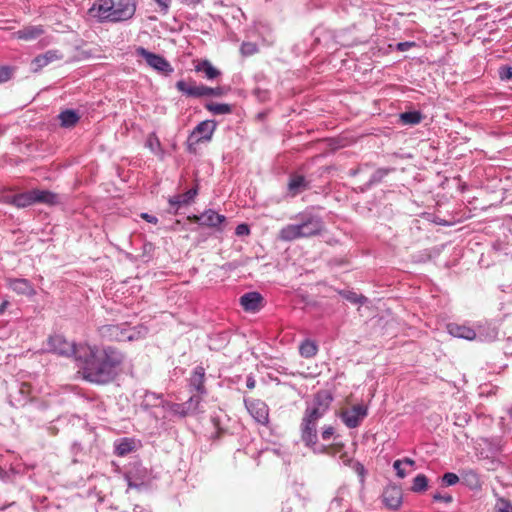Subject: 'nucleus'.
I'll list each match as a JSON object with an SVG mask.
<instances>
[{
    "label": "nucleus",
    "mask_w": 512,
    "mask_h": 512,
    "mask_svg": "<svg viewBox=\"0 0 512 512\" xmlns=\"http://www.w3.org/2000/svg\"><path fill=\"white\" fill-rule=\"evenodd\" d=\"M48 347L59 355L73 356L77 366L82 370L84 379L97 384L110 382L115 376L116 368L124 359L122 353L112 347L100 350L88 344L77 345L68 342L61 335L51 336Z\"/></svg>",
    "instance_id": "1"
},
{
    "label": "nucleus",
    "mask_w": 512,
    "mask_h": 512,
    "mask_svg": "<svg viewBox=\"0 0 512 512\" xmlns=\"http://www.w3.org/2000/svg\"><path fill=\"white\" fill-rule=\"evenodd\" d=\"M294 219L296 223L281 228L279 231L280 240L289 242L299 238L311 237L319 234L323 229L321 217L309 210L297 214Z\"/></svg>",
    "instance_id": "2"
},
{
    "label": "nucleus",
    "mask_w": 512,
    "mask_h": 512,
    "mask_svg": "<svg viewBox=\"0 0 512 512\" xmlns=\"http://www.w3.org/2000/svg\"><path fill=\"white\" fill-rule=\"evenodd\" d=\"M147 327L138 325L131 327L126 323L108 324L99 328V334L103 340L107 341H136L146 337Z\"/></svg>",
    "instance_id": "3"
},
{
    "label": "nucleus",
    "mask_w": 512,
    "mask_h": 512,
    "mask_svg": "<svg viewBox=\"0 0 512 512\" xmlns=\"http://www.w3.org/2000/svg\"><path fill=\"white\" fill-rule=\"evenodd\" d=\"M57 201L58 197L56 194L47 190L33 189L24 193L16 194L14 206L17 208H26L35 203L53 205L57 203Z\"/></svg>",
    "instance_id": "4"
},
{
    "label": "nucleus",
    "mask_w": 512,
    "mask_h": 512,
    "mask_svg": "<svg viewBox=\"0 0 512 512\" xmlns=\"http://www.w3.org/2000/svg\"><path fill=\"white\" fill-rule=\"evenodd\" d=\"M217 123L213 120L200 122L188 137L189 152H196V146L199 143L209 142L216 130Z\"/></svg>",
    "instance_id": "5"
},
{
    "label": "nucleus",
    "mask_w": 512,
    "mask_h": 512,
    "mask_svg": "<svg viewBox=\"0 0 512 512\" xmlns=\"http://www.w3.org/2000/svg\"><path fill=\"white\" fill-rule=\"evenodd\" d=\"M301 439L305 445L313 450L314 453L324 454L329 452L325 445L318 444L317 423L308 419H302Z\"/></svg>",
    "instance_id": "6"
},
{
    "label": "nucleus",
    "mask_w": 512,
    "mask_h": 512,
    "mask_svg": "<svg viewBox=\"0 0 512 512\" xmlns=\"http://www.w3.org/2000/svg\"><path fill=\"white\" fill-rule=\"evenodd\" d=\"M135 55L143 58L146 64L158 73L168 75L173 72L171 64L163 56L150 52L144 47H137Z\"/></svg>",
    "instance_id": "7"
},
{
    "label": "nucleus",
    "mask_w": 512,
    "mask_h": 512,
    "mask_svg": "<svg viewBox=\"0 0 512 512\" xmlns=\"http://www.w3.org/2000/svg\"><path fill=\"white\" fill-rule=\"evenodd\" d=\"M333 398L327 392L318 393L311 406H308L303 419H308L313 422L318 423V421L324 416L327 412Z\"/></svg>",
    "instance_id": "8"
},
{
    "label": "nucleus",
    "mask_w": 512,
    "mask_h": 512,
    "mask_svg": "<svg viewBox=\"0 0 512 512\" xmlns=\"http://www.w3.org/2000/svg\"><path fill=\"white\" fill-rule=\"evenodd\" d=\"M178 91L189 97H205V96H221L223 94L221 88H210L205 85H196L195 82H187L179 80L176 82Z\"/></svg>",
    "instance_id": "9"
},
{
    "label": "nucleus",
    "mask_w": 512,
    "mask_h": 512,
    "mask_svg": "<svg viewBox=\"0 0 512 512\" xmlns=\"http://www.w3.org/2000/svg\"><path fill=\"white\" fill-rule=\"evenodd\" d=\"M114 8V0H98L90 9V12L100 22L115 23Z\"/></svg>",
    "instance_id": "10"
},
{
    "label": "nucleus",
    "mask_w": 512,
    "mask_h": 512,
    "mask_svg": "<svg viewBox=\"0 0 512 512\" xmlns=\"http://www.w3.org/2000/svg\"><path fill=\"white\" fill-rule=\"evenodd\" d=\"M245 406L249 414L257 423L261 425H266L268 423L269 408L265 402L258 399L245 400Z\"/></svg>",
    "instance_id": "11"
},
{
    "label": "nucleus",
    "mask_w": 512,
    "mask_h": 512,
    "mask_svg": "<svg viewBox=\"0 0 512 512\" xmlns=\"http://www.w3.org/2000/svg\"><path fill=\"white\" fill-rule=\"evenodd\" d=\"M367 414V407L358 404L354 405L351 409L343 411L341 414V419L348 428H356L361 424Z\"/></svg>",
    "instance_id": "12"
},
{
    "label": "nucleus",
    "mask_w": 512,
    "mask_h": 512,
    "mask_svg": "<svg viewBox=\"0 0 512 512\" xmlns=\"http://www.w3.org/2000/svg\"><path fill=\"white\" fill-rule=\"evenodd\" d=\"M136 7V0H118L115 2V23L127 21L133 18L136 12Z\"/></svg>",
    "instance_id": "13"
},
{
    "label": "nucleus",
    "mask_w": 512,
    "mask_h": 512,
    "mask_svg": "<svg viewBox=\"0 0 512 512\" xmlns=\"http://www.w3.org/2000/svg\"><path fill=\"white\" fill-rule=\"evenodd\" d=\"M7 286L18 295L33 297L36 290L33 284L25 278H7Z\"/></svg>",
    "instance_id": "14"
},
{
    "label": "nucleus",
    "mask_w": 512,
    "mask_h": 512,
    "mask_svg": "<svg viewBox=\"0 0 512 512\" xmlns=\"http://www.w3.org/2000/svg\"><path fill=\"white\" fill-rule=\"evenodd\" d=\"M349 496L347 487H340L330 503L329 512H352L350 510Z\"/></svg>",
    "instance_id": "15"
},
{
    "label": "nucleus",
    "mask_w": 512,
    "mask_h": 512,
    "mask_svg": "<svg viewBox=\"0 0 512 512\" xmlns=\"http://www.w3.org/2000/svg\"><path fill=\"white\" fill-rule=\"evenodd\" d=\"M194 220L203 226L220 228L221 225L225 222L226 217L212 209H208L201 215L194 216Z\"/></svg>",
    "instance_id": "16"
},
{
    "label": "nucleus",
    "mask_w": 512,
    "mask_h": 512,
    "mask_svg": "<svg viewBox=\"0 0 512 512\" xmlns=\"http://www.w3.org/2000/svg\"><path fill=\"white\" fill-rule=\"evenodd\" d=\"M263 297L259 292L245 293L240 297V304L246 312L255 313L262 307Z\"/></svg>",
    "instance_id": "17"
},
{
    "label": "nucleus",
    "mask_w": 512,
    "mask_h": 512,
    "mask_svg": "<svg viewBox=\"0 0 512 512\" xmlns=\"http://www.w3.org/2000/svg\"><path fill=\"white\" fill-rule=\"evenodd\" d=\"M383 503L391 510H397L402 504V491L396 486H389L383 492Z\"/></svg>",
    "instance_id": "18"
},
{
    "label": "nucleus",
    "mask_w": 512,
    "mask_h": 512,
    "mask_svg": "<svg viewBox=\"0 0 512 512\" xmlns=\"http://www.w3.org/2000/svg\"><path fill=\"white\" fill-rule=\"evenodd\" d=\"M63 55L58 50H49L42 55H39L34 58L32 61L33 70L38 71L41 68L47 66L48 64L61 60Z\"/></svg>",
    "instance_id": "19"
},
{
    "label": "nucleus",
    "mask_w": 512,
    "mask_h": 512,
    "mask_svg": "<svg viewBox=\"0 0 512 512\" xmlns=\"http://www.w3.org/2000/svg\"><path fill=\"white\" fill-rule=\"evenodd\" d=\"M476 338L482 342H492L498 336V329L492 323H484L477 325Z\"/></svg>",
    "instance_id": "20"
},
{
    "label": "nucleus",
    "mask_w": 512,
    "mask_h": 512,
    "mask_svg": "<svg viewBox=\"0 0 512 512\" xmlns=\"http://www.w3.org/2000/svg\"><path fill=\"white\" fill-rule=\"evenodd\" d=\"M205 369L202 366H196L190 377V387L195 390L199 396L206 394L204 386Z\"/></svg>",
    "instance_id": "21"
},
{
    "label": "nucleus",
    "mask_w": 512,
    "mask_h": 512,
    "mask_svg": "<svg viewBox=\"0 0 512 512\" xmlns=\"http://www.w3.org/2000/svg\"><path fill=\"white\" fill-rule=\"evenodd\" d=\"M448 332L451 336L456 338H461L465 340H474L476 339V331L475 329L459 324H449Z\"/></svg>",
    "instance_id": "22"
},
{
    "label": "nucleus",
    "mask_w": 512,
    "mask_h": 512,
    "mask_svg": "<svg viewBox=\"0 0 512 512\" xmlns=\"http://www.w3.org/2000/svg\"><path fill=\"white\" fill-rule=\"evenodd\" d=\"M308 187V182L306 181L305 177L302 175H291L289 182H288V192L290 196L294 197L304 190H306Z\"/></svg>",
    "instance_id": "23"
},
{
    "label": "nucleus",
    "mask_w": 512,
    "mask_h": 512,
    "mask_svg": "<svg viewBox=\"0 0 512 512\" xmlns=\"http://www.w3.org/2000/svg\"><path fill=\"white\" fill-rule=\"evenodd\" d=\"M198 193L197 188H191L183 194H178L169 199V204L178 209L181 206L191 203Z\"/></svg>",
    "instance_id": "24"
},
{
    "label": "nucleus",
    "mask_w": 512,
    "mask_h": 512,
    "mask_svg": "<svg viewBox=\"0 0 512 512\" xmlns=\"http://www.w3.org/2000/svg\"><path fill=\"white\" fill-rule=\"evenodd\" d=\"M43 34V29L41 26H28L24 27L21 30H18L15 35L18 39H23L26 41L34 40Z\"/></svg>",
    "instance_id": "25"
},
{
    "label": "nucleus",
    "mask_w": 512,
    "mask_h": 512,
    "mask_svg": "<svg viewBox=\"0 0 512 512\" xmlns=\"http://www.w3.org/2000/svg\"><path fill=\"white\" fill-rule=\"evenodd\" d=\"M162 401V395L156 394L154 392L146 391L143 400L141 402V407L144 410H149L153 407H159Z\"/></svg>",
    "instance_id": "26"
},
{
    "label": "nucleus",
    "mask_w": 512,
    "mask_h": 512,
    "mask_svg": "<svg viewBox=\"0 0 512 512\" xmlns=\"http://www.w3.org/2000/svg\"><path fill=\"white\" fill-rule=\"evenodd\" d=\"M134 449V441L129 438H122L115 443V453L118 456H125Z\"/></svg>",
    "instance_id": "27"
},
{
    "label": "nucleus",
    "mask_w": 512,
    "mask_h": 512,
    "mask_svg": "<svg viewBox=\"0 0 512 512\" xmlns=\"http://www.w3.org/2000/svg\"><path fill=\"white\" fill-rule=\"evenodd\" d=\"M400 121L404 125H417L419 124L423 116L419 111H407L400 114Z\"/></svg>",
    "instance_id": "28"
},
{
    "label": "nucleus",
    "mask_w": 512,
    "mask_h": 512,
    "mask_svg": "<svg viewBox=\"0 0 512 512\" xmlns=\"http://www.w3.org/2000/svg\"><path fill=\"white\" fill-rule=\"evenodd\" d=\"M205 108L214 115H225L232 112V106L226 103L209 102Z\"/></svg>",
    "instance_id": "29"
},
{
    "label": "nucleus",
    "mask_w": 512,
    "mask_h": 512,
    "mask_svg": "<svg viewBox=\"0 0 512 512\" xmlns=\"http://www.w3.org/2000/svg\"><path fill=\"white\" fill-rule=\"evenodd\" d=\"M196 70L199 72H204L206 78L210 80L220 75L219 70L212 66V64L207 60H204L201 63H199L196 66Z\"/></svg>",
    "instance_id": "30"
},
{
    "label": "nucleus",
    "mask_w": 512,
    "mask_h": 512,
    "mask_svg": "<svg viewBox=\"0 0 512 512\" xmlns=\"http://www.w3.org/2000/svg\"><path fill=\"white\" fill-rule=\"evenodd\" d=\"M318 347L314 341L309 339L303 341L299 347V352L302 357L311 358L316 355Z\"/></svg>",
    "instance_id": "31"
},
{
    "label": "nucleus",
    "mask_w": 512,
    "mask_h": 512,
    "mask_svg": "<svg viewBox=\"0 0 512 512\" xmlns=\"http://www.w3.org/2000/svg\"><path fill=\"white\" fill-rule=\"evenodd\" d=\"M59 119L63 127H71L78 122L79 116L73 110H65L60 113Z\"/></svg>",
    "instance_id": "32"
},
{
    "label": "nucleus",
    "mask_w": 512,
    "mask_h": 512,
    "mask_svg": "<svg viewBox=\"0 0 512 512\" xmlns=\"http://www.w3.org/2000/svg\"><path fill=\"white\" fill-rule=\"evenodd\" d=\"M428 487V479L424 474H418L414 479L412 483L411 490L413 492L419 493L426 491Z\"/></svg>",
    "instance_id": "33"
},
{
    "label": "nucleus",
    "mask_w": 512,
    "mask_h": 512,
    "mask_svg": "<svg viewBox=\"0 0 512 512\" xmlns=\"http://www.w3.org/2000/svg\"><path fill=\"white\" fill-rule=\"evenodd\" d=\"M146 147H148L155 155L163 153L161 143L155 133L148 136L146 140Z\"/></svg>",
    "instance_id": "34"
},
{
    "label": "nucleus",
    "mask_w": 512,
    "mask_h": 512,
    "mask_svg": "<svg viewBox=\"0 0 512 512\" xmlns=\"http://www.w3.org/2000/svg\"><path fill=\"white\" fill-rule=\"evenodd\" d=\"M200 401L201 398L199 395H192L188 401L182 403V405L185 407L184 410L187 411V415L194 413L198 410Z\"/></svg>",
    "instance_id": "35"
},
{
    "label": "nucleus",
    "mask_w": 512,
    "mask_h": 512,
    "mask_svg": "<svg viewBox=\"0 0 512 512\" xmlns=\"http://www.w3.org/2000/svg\"><path fill=\"white\" fill-rule=\"evenodd\" d=\"M341 295L343 298H345L347 301L353 304H363L367 300L366 297L359 295L353 291H343L341 292Z\"/></svg>",
    "instance_id": "36"
},
{
    "label": "nucleus",
    "mask_w": 512,
    "mask_h": 512,
    "mask_svg": "<svg viewBox=\"0 0 512 512\" xmlns=\"http://www.w3.org/2000/svg\"><path fill=\"white\" fill-rule=\"evenodd\" d=\"M494 509L495 512H512V503L506 498L498 497Z\"/></svg>",
    "instance_id": "37"
},
{
    "label": "nucleus",
    "mask_w": 512,
    "mask_h": 512,
    "mask_svg": "<svg viewBox=\"0 0 512 512\" xmlns=\"http://www.w3.org/2000/svg\"><path fill=\"white\" fill-rule=\"evenodd\" d=\"M389 172H390V169H386V168H380V169L376 170L372 174V176L369 180V183L374 184V183L380 182L385 176L388 175Z\"/></svg>",
    "instance_id": "38"
},
{
    "label": "nucleus",
    "mask_w": 512,
    "mask_h": 512,
    "mask_svg": "<svg viewBox=\"0 0 512 512\" xmlns=\"http://www.w3.org/2000/svg\"><path fill=\"white\" fill-rule=\"evenodd\" d=\"M241 53L245 56L253 55L257 52L258 48L255 43L252 42H243L241 45Z\"/></svg>",
    "instance_id": "39"
},
{
    "label": "nucleus",
    "mask_w": 512,
    "mask_h": 512,
    "mask_svg": "<svg viewBox=\"0 0 512 512\" xmlns=\"http://www.w3.org/2000/svg\"><path fill=\"white\" fill-rule=\"evenodd\" d=\"M459 482V477L455 473L447 472L442 476V483L445 486H453Z\"/></svg>",
    "instance_id": "40"
},
{
    "label": "nucleus",
    "mask_w": 512,
    "mask_h": 512,
    "mask_svg": "<svg viewBox=\"0 0 512 512\" xmlns=\"http://www.w3.org/2000/svg\"><path fill=\"white\" fill-rule=\"evenodd\" d=\"M184 408L185 407L182 405V403H174L170 406V413L179 417H185L187 416V411H185Z\"/></svg>",
    "instance_id": "41"
},
{
    "label": "nucleus",
    "mask_w": 512,
    "mask_h": 512,
    "mask_svg": "<svg viewBox=\"0 0 512 512\" xmlns=\"http://www.w3.org/2000/svg\"><path fill=\"white\" fill-rule=\"evenodd\" d=\"M499 77L503 81H508L512 79V67L511 66H502L499 68Z\"/></svg>",
    "instance_id": "42"
},
{
    "label": "nucleus",
    "mask_w": 512,
    "mask_h": 512,
    "mask_svg": "<svg viewBox=\"0 0 512 512\" xmlns=\"http://www.w3.org/2000/svg\"><path fill=\"white\" fill-rule=\"evenodd\" d=\"M16 197V194H13L11 192H1L0 193V201L7 204L14 205V199Z\"/></svg>",
    "instance_id": "43"
},
{
    "label": "nucleus",
    "mask_w": 512,
    "mask_h": 512,
    "mask_svg": "<svg viewBox=\"0 0 512 512\" xmlns=\"http://www.w3.org/2000/svg\"><path fill=\"white\" fill-rule=\"evenodd\" d=\"M154 1L159 6L161 13H163V14L168 13L172 0H154Z\"/></svg>",
    "instance_id": "44"
},
{
    "label": "nucleus",
    "mask_w": 512,
    "mask_h": 512,
    "mask_svg": "<svg viewBox=\"0 0 512 512\" xmlns=\"http://www.w3.org/2000/svg\"><path fill=\"white\" fill-rule=\"evenodd\" d=\"M402 465H403V461H401V460H396L393 463V468L395 469L397 476L399 478L403 479L406 476V472L402 468Z\"/></svg>",
    "instance_id": "45"
},
{
    "label": "nucleus",
    "mask_w": 512,
    "mask_h": 512,
    "mask_svg": "<svg viewBox=\"0 0 512 512\" xmlns=\"http://www.w3.org/2000/svg\"><path fill=\"white\" fill-rule=\"evenodd\" d=\"M335 430L332 426H326L323 428L321 432V437L324 441H328L334 435Z\"/></svg>",
    "instance_id": "46"
},
{
    "label": "nucleus",
    "mask_w": 512,
    "mask_h": 512,
    "mask_svg": "<svg viewBox=\"0 0 512 512\" xmlns=\"http://www.w3.org/2000/svg\"><path fill=\"white\" fill-rule=\"evenodd\" d=\"M235 233L236 235L238 236H246V235H249L250 233V228L247 224H239L236 229H235Z\"/></svg>",
    "instance_id": "47"
},
{
    "label": "nucleus",
    "mask_w": 512,
    "mask_h": 512,
    "mask_svg": "<svg viewBox=\"0 0 512 512\" xmlns=\"http://www.w3.org/2000/svg\"><path fill=\"white\" fill-rule=\"evenodd\" d=\"M433 500L436 502H444V503H451L453 498L451 495H442L441 493H435L433 495Z\"/></svg>",
    "instance_id": "48"
},
{
    "label": "nucleus",
    "mask_w": 512,
    "mask_h": 512,
    "mask_svg": "<svg viewBox=\"0 0 512 512\" xmlns=\"http://www.w3.org/2000/svg\"><path fill=\"white\" fill-rule=\"evenodd\" d=\"M11 77V69L9 67H0V83L9 80Z\"/></svg>",
    "instance_id": "49"
},
{
    "label": "nucleus",
    "mask_w": 512,
    "mask_h": 512,
    "mask_svg": "<svg viewBox=\"0 0 512 512\" xmlns=\"http://www.w3.org/2000/svg\"><path fill=\"white\" fill-rule=\"evenodd\" d=\"M353 469L360 476L361 482H363L364 481V476H365V468H364V466L361 463H359V462H355L353 464Z\"/></svg>",
    "instance_id": "50"
},
{
    "label": "nucleus",
    "mask_w": 512,
    "mask_h": 512,
    "mask_svg": "<svg viewBox=\"0 0 512 512\" xmlns=\"http://www.w3.org/2000/svg\"><path fill=\"white\" fill-rule=\"evenodd\" d=\"M465 479L469 481L471 485H477L479 482L477 474L472 470L465 473Z\"/></svg>",
    "instance_id": "51"
},
{
    "label": "nucleus",
    "mask_w": 512,
    "mask_h": 512,
    "mask_svg": "<svg viewBox=\"0 0 512 512\" xmlns=\"http://www.w3.org/2000/svg\"><path fill=\"white\" fill-rule=\"evenodd\" d=\"M414 45H415L414 42H400L397 44V49L399 51H407L409 48H411Z\"/></svg>",
    "instance_id": "52"
},
{
    "label": "nucleus",
    "mask_w": 512,
    "mask_h": 512,
    "mask_svg": "<svg viewBox=\"0 0 512 512\" xmlns=\"http://www.w3.org/2000/svg\"><path fill=\"white\" fill-rule=\"evenodd\" d=\"M141 218L152 224H157L158 222V219L155 216L148 213H142Z\"/></svg>",
    "instance_id": "53"
},
{
    "label": "nucleus",
    "mask_w": 512,
    "mask_h": 512,
    "mask_svg": "<svg viewBox=\"0 0 512 512\" xmlns=\"http://www.w3.org/2000/svg\"><path fill=\"white\" fill-rule=\"evenodd\" d=\"M174 403L168 402L162 399L161 404L159 407H162L163 410L170 412V406Z\"/></svg>",
    "instance_id": "54"
},
{
    "label": "nucleus",
    "mask_w": 512,
    "mask_h": 512,
    "mask_svg": "<svg viewBox=\"0 0 512 512\" xmlns=\"http://www.w3.org/2000/svg\"><path fill=\"white\" fill-rule=\"evenodd\" d=\"M246 386L249 389H253L255 387V380L253 377H248L246 380Z\"/></svg>",
    "instance_id": "55"
},
{
    "label": "nucleus",
    "mask_w": 512,
    "mask_h": 512,
    "mask_svg": "<svg viewBox=\"0 0 512 512\" xmlns=\"http://www.w3.org/2000/svg\"><path fill=\"white\" fill-rule=\"evenodd\" d=\"M9 305V302L7 300L3 301L1 304H0V315L3 314L6 310V308L8 307Z\"/></svg>",
    "instance_id": "56"
},
{
    "label": "nucleus",
    "mask_w": 512,
    "mask_h": 512,
    "mask_svg": "<svg viewBox=\"0 0 512 512\" xmlns=\"http://www.w3.org/2000/svg\"><path fill=\"white\" fill-rule=\"evenodd\" d=\"M401 461H403V464H405V465H409V466L415 465V461L412 460L411 458H404Z\"/></svg>",
    "instance_id": "57"
},
{
    "label": "nucleus",
    "mask_w": 512,
    "mask_h": 512,
    "mask_svg": "<svg viewBox=\"0 0 512 512\" xmlns=\"http://www.w3.org/2000/svg\"><path fill=\"white\" fill-rule=\"evenodd\" d=\"M133 512H149V511L143 510V509H142V508H140L139 506H136V507L133 509Z\"/></svg>",
    "instance_id": "58"
},
{
    "label": "nucleus",
    "mask_w": 512,
    "mask_h": 512,
    "mask_svg": "<svg viewBox=\"0 0 512 512\" xmlns=\"http://www.w3.org/2000/svg\"><path fill=\"white\" fill-rule=\"evenodd\" d=\"M128 487H129V488H132V487H134V485L129 481V483H128ZM135 487H137V486L135 485Z\"/></svg>",
    "instance_id": "59"
}]
</instances>
